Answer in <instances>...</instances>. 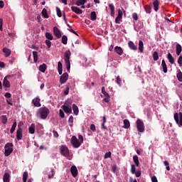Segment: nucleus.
Returning a JSON list of instances; mask_svg holds the SVG:
<instances>
[{
  "instance_id": "f257e3e1",
  "label": "nucleus",
  "mask_w": 182,
  "mask_h": 182,
  "mask_svg": "<svg viewBox=\"0 0 182 182\" xmlns=\"http://www.w3.org/2000/svg\"><path fill=\"white\" fill-rule=\"evenodd\" d=\"M50 111L46 107H42L38 109L36 116L38 119H41V120H46L48 116H49Z\"/></svg>"
},
{
  "instance_id": "f03ea898",
  "label": "nucleus",
  "mask_w": 182,
  "mask_h": 182,
  "mask_svg": "<svg viewBox=\"0 0 182 182\" xmlns=\"http://www.w3.org/2000/svg\"><path fill=\"white\" fill-rule=\"evenodd\" d=\"M64 60L65 62L66 69L70 73V50H68L64 53Z\"/></svg>"
},
{
  "instance_id": "7ed1b4c3",
  "label": "nucleus",
  "mask_w": 182,
  "mask_h": 182,
  "mask_svg": "<svg viewBox=\"0 0 182 182\" xmlns=\"http://www.w3.org/2000/svg\"><path fill=\"white\" fill-rule=\"evenodd\" d=\"M14 144L13 143H7L4 146V154L6 157H8V156H10V154L14 151Z\"/></svg>"
},
{
  "instance_id": "20e7f679",
  "label": "nucleus",
  "mask_w": 182,
  "mask_h": 182,
  "mask_svg": "<svg viewBox=\"0 0 182 182\" xmlns=\"http://www.w3.org/2000/svg\"><path fill=\"white\" fill-rule=\"evenodd\" d=\"M136 124L137 132H139V133H144V130H145L144 122H143L141 119H138L136 122Z\"/></svg>"
},
{
  "instance_id": "39448f33",
  "label": "nucleus",
  "mask_w": 182,
  "mask_h": 182,
  "mask_svg": "<svg viewBox=\"0 0 182 182\" xmlns=\"http://www.w3.org/2000/svg\"><path fill=\"white\" fill-rule=\"evenodd\" d=\"M72 102L70 101H67L64 103V105L61 107L64 110L65 113H72Z\"/></svg>"
},
{
  "instance_id": "423d86ee",
  "label": "nucleus",
  "mask_w": 182,
  "mask_h": 182,
  "mask_svg": "<svg viewBox=\"0 0 182 182\" xmlns=\"http://www.w3.org/2000/svg\"><path fill=\"white\" fill-rule=\"evenodd\" d=\"M174 117V120L176 123V124H178L179 126V127H181L182 126V113L179 112L178 113H175L173 115Z\"/></svg>"
},
{
  "instance_id": "0eeeda50",
  "label": "nucleus",
  "mask_w": 182,
  "mask_h": 182,
  "mask_svg": "<svg viewBox=\"0 0 182 182\" xmlns=\"http://www.w3.org/2000/svg\"><path fill=\"white\" fill-rule=\"evenodd\" d=\"M71 144L75 147V149H78V147H80L82 146L81 142L79 139L76 137V136H73L71 138Z\"/></svg>"
},
{
  "instance_id": "6e6552de",
  "label": "nucleus",
  "mask_w": 182,
  "mask_h": 182,
  "mask_svg": "<svg viewBox=\"0 0 182 182\" xmlns=\"http://www.w3.org/2000/svg\"><path fill=\"white\" fill-rule=\"evenodd\" d=\"M60 153H61L64 157H69V149L65 145H62L60 146Z\"/></svg>"
},
{
  "instance_id": "1a4fd4ad",
  "label": "nucleus",
  "mask_w": 182,
  "mask_h": 182,
  "mask_svg": "<svg viewBox=\"0 0 182 182\" xmlns=\"http://www.w3.org/2000/svg\"><path fill=\"white\" fill-rule=\"evenodd\" d=\"M69 77V74L68 73H64L60 77V83L63 85L68 82V79Z\"/></svg>"
},
{
  "instance_id": "9d476101",
  "label": "nucleus",
  "mask_w": 182,
  "mask_h": 182,
  "mask_svg": "<svg viewBox=\"0 0 182 182\" xmlns=\"http://www.w3.org/2000/svg\"><path fill=\"white\" fill-rule=\"evenodd\" d=\"M122 18H123V11L119 9L118 10L117 16L115 18V23L120 24V21H122Z\"/></svg>"
},
{
  "instance_id": "9b49d317",
  "label": "nucleus",
  "mask_w": 182,
  "mask_h": 182,
  "mask_svg": "<svg viewBox=\"0 0 182 182\" xmlns=\"http://www.w3.org/2000/svg\"><path fill=\"white\" fill-rule=\"evenodd\" d=\"M53 33L56 38L58 39H60L62 38V33L60 32V30L56 26L53 27Z\"/></svg>"
},
{
  "instance_id": "f8f14e48",
  "label": "nucleus",
  "mask_w": 182,
  "mask_h": 182,
  "mask_svg": "<svg viewBox=\"0 0 182 182\" xmlns=\"http://www.w3.org/2000/svg\"><path fill=\"white\" fill-rule=\"evenodd\" d=\"M22 137H23V134H22V128H18L16 130V139L18 141L22 140Z\"/></svg>"
},
{
  "instance_id": "ddd939ff",
  "label": "nucleus",
  "mask_w": 182,
  "mask_h": 182,
  "mask_svg": "<svg viewBox=\"0 0 182 182\" xmlns=\"http://www.w3.org/2000/svg\"><path fill=\"white\" fill-rule=\"evenodd\" d=\"M70 172L73 177H77V168L75 166H72L70 168Z\"/></svg>"
},
{
  "instance_id": "4468645a",
  "label": "nucleus",
  "mask_w": 182,
  "mask_h": 182,
  "mask_svg": "<svg viewBox=\"0 0 182 182\" xmlns=\"http://www.w3.org/2000/svg\"><path fill=\"white\" fill-rule=\"evenodd\" d=\"M32 103L36 107H41V99L39 97H36L32 100Z\"/></svg>"
},
{
  "instance_id": "2eb2a0df",
  "label": "nucleus",
  "mask_w": 182,
  "mask_h": 182,
  "mask_svg": "<svg viewBox=\"0 0 182 182\" xmlns=\"http://www.w3.org/2000/svg\"><path fill=\"white\" fill-rule=\"evenodd\" d=\"M71 11H73V12H75V14H76L77 15H82L83 12L82 9H80L78 7L76 6H72Z\"/></svg>"
},
{
  "instance_id": "dca6fc26",
  "label": "nucleus",
  "mask_w": 182,
  "mask_h": 182,
  "mask_svg": "<svg viewBox=\"0 0 182 182\" xmlns=\"http://www.w3.org/2000/svg\"><path fill=\"white\" fill-rule=\"evenodd\" d=\"M128 46L132 50H137V46H135L133 41H129Z\"/></svg>"
},
{
  "instance_id": "f3484780",
  "label": "nucleus",
  "mask_w": 182,
  "mask_h": 182,
  "mask_svg": "<svg viewBox=\"0 0 182 182\" xmlns=\"http://www.w3.org/2000/svg\"><path fill=\"white\" fill-rule=\"evenodd\" d=\"M4 87H11V83L8 81L7 77H5L3 80Z\"/></svg>"
},
{
  "instance_id": "a211bd4d",
  "label": "nucleus",
  "mask_w": 182,
  "mask_h": 182,
  "mask_svg": "<svg viewBox=\"0 0 182 182\" xmlns=\"http://www.w3.org/2000/svg\"><path fill=\"white\" fill-rule=\"evenodd\" d=\"M114 50L117 55H119V56H122L123 55V49H122V47L116 46L114 48Z\"/></svg>"
},
{
  "instance_id": "6ab92c4d",
  "label": "nucleus",
  "mask_w": 182,
  "mask_h": 182,
  "mask_svg": "<svg viewBox=\"0 0 182 182\" xmlns=\"http://www.w3.org/2000/svg\"><path fill=\"white\" fill-rule=\"evenodd\" d=\"M167 59H168L169 63H171V65H174V58L173 57L171 53H168Z\"/></svg>"
},
{
  "instance_id": "aec40b11",
  "label": "nucleus",
  "mask_w": 182,
  "mask_h": 182,
  "mask_svg": "<svg viewBox=\"0 0 182 182\" xmlns=\"http://www.w3.org/2000/svg\"><path fill=\"white\" fill-rule=\"evenodd\" d=\"M11 175L8 173H5L3 177L4 182H9L11 181Z\"/></svg>"
},
{
  "instance_id": "412c9836",
  "label": "nucleus",
  "mask_w": 182,
  "mask_h": 182,
  "mask_svg": "<svg viewBox=\"0 0 182 182\" xmlns=\"http://www.w3.org/2000/svg\"><path fill=\"white\" fill-rule=\"evenodd\" d=\"M3 52L5 54L6 58L11 56V51L9 48H3Z\"/></svg>"
},
{
  "instance_id": "4be33fe9",
  "label": "nucleus",
  "mask_w": 182,
  "mask_h": 182,
  "mask_svg": "<svg viewBox=\"0 0 182 182\" xmlns=\"http://www.w3.org/2000/svg\"><path fill=\"white\" fill-rule=\"evenodd\" d=\"M144 44L143 43V42L141 41V40H140L139 41V50L141 53H143L144 50Z\"/></svg>"
},
{
  "instance_id": "5701e85b",
  "label": "nucleus",
  "mask_w": 182,
  "mask_h": 182,
  "mask_svg": "<svg viewBox=\"0 0 182 182\" xmlns=\"http://www.w3.org/2000/svg\"><path fill=\"white\" fill-rule=\"evenodd\" d=\"M176 55H177V56H180V55H181V52H182V47H181V45L177 44V45H176Z\"/></svg>"
},
{
  "instance_id": "b1692460",
  "label": "nucleus",
  "mask_w": 182,
  "mask_h": 182,
  "mask_svg": "<svg viewBox=\"0 0 182 182\" xmlns=\"http://www.w3.org/2000/svg\"><path fill=\"white\" fill-rule=\"evenodd\" d=\"M154 11L157 12L159 11V6L160 5V2L159 0H155L153 3Z\"/></svg>"
},
{
  "instance_id": "393cba45",
  "label": "nucleus",
  "mask_w": 182,
  "mask_h": 182,
  "mask_svg": "<svg viewBox=\"0 0 182 182\" xmlns=\"http://www.w3.org/2000/svg\"><path fill=\"white\" fill-rule=\"evenodd\" d=\"M103 95L105 97L103 101L105 102V103H109V102H110V95L107 92H104Z\"/></svg>"
},
{
  "instance_id": "a878e982",
  "label": "nucleus",
  "mask_w": 182,
  "mask_h": 182,
  "mask_svg": "<svg viewBox=\"0 0 182 182\" xmlns=\"http://www.w3.org/2000/svg\"><path fill=\"white\" fill-rule=\"evenodd\" d=\"M28 133H30V134H35V124H32L28 127Z\"/></svg>"
},
{
  "instance_id": "bb28decb",
  "label": "nucleus",
  "mask_w": 182,
  "mask_h": 182,
  "mask_svg": "<svg viewBox=\"0 0 182 182\" xmlns=\"http://www.w3.org/2000/svg\"><path fill=\"white\" fill-rule=\"evenodd\" d=\"M73 110L75 116H77L79 114V107H77L75 104L73 105Z\"/></svg>"
},
{
  "instance_id": "cd10ccee",
  "label": "nucleus",
  "mask_w": 182,
  "mask_h": 182,
  "mask_svg": "<svg viewBox=\"0 0 182 182\" xmlns=\"http://www.w3.org/2000/svg\"><path fill=\"white\" fill-rule=\"evenodd\" d=\"M161 66L163 68L164 73H167V64H166V61L164 60H162Z\"/></svg>"
},
{
  "instance_id": "c85d7f7f",
  "label": "nucleus",
  "mask_w": 182,
  "mask_h": 182,
  "mask_svg": "<svg viewBox=\"0 0 182 182\" xmlns=\"http://www.w3.org/2000/svg\"><path fill=\"white\" fill-rule=\"evenodd\" d=\"M133 161L136 167H139V165L140 164V162L139 161V156L137 155H135L133 156Z\"/></svg>"
},
{
  "instance_id": "c756f323",
  "label": "nucleus",
  "mask_w": 182,
  "mask_h": 182,
  "mask_svg": "<svg viewBox=\"0 0 182 182\" xmlns=\"http://www.w3.org/2000/svg\"><path fill=\"white\" fill-rule=\"evenodd\" d=\"M46 64L43 63L39 66V71L42 72V73H45V72L46 71Z\"/></svg>"
},
{
  "instance_id": "7c9ffc66",
  "label": "nucleus",
  "mask_w": 182,
  "mask_h": 182,
  "mask_svg": "<svg viewBox=\"0 0 182 182\" xmlns=\"http://www.w3.org/2000/svg\"><path fill=\"white\" fill-rule=\"evenodd\" d=\"M129 127H130V122L129 121V119H124L123 128L129 129Z\"/></svg>"
},
{
  "instance_id": "2f4dec72",
  "label": "nucleus",
  "mask_w": 182,
  "mask_h": 182,
  "mask_svg": "<svg viewBox=\"0 0 182 182\" xmlns=\"http://www.w3.org/2000/svg\"><path fill=\"white\" fill-rule=\"evenodd\" d=\"M41 14L43 18H45L46 19H48V18H49V15L48 14V10H46V9H43L41 11Z\"/></svg>"
},
{
  "instance_id": "473e14b6",
  "label": "nucleus",
  "mask_w": 182,
  "mask_h": 182,
  "mask_svg": "<svg viewBox=\"0 0 182 182\" xmlns=\"http://www.w3.org/2000/svg\"><path fill=\"white\" fill-rule=\"evenodd\" d=\"M97 16L96 15V11H92L90 13V19L91 21H96Z\"/></svg>"
},
{
  "instance_id": "72a5a7b5",
  "label": "nucleus",
  "mask_w": 182,
  "mask_h": 182,
  "mask_svg": "<svg viewBox=\"0 0 182 182\" xmlns=\"http://www.w3.org/2000/svg\"><path fill=\"white\" fill-rule=\"evenodd\" d=\"M109 8L111 11V16L114 17V6L113 4H109Z\"/></svg>"
},
{
  "instance_id": "f704fd0d",
  "label": "nucleus",
  "mask_w": 182,
  "mask_h": 182,
  "mask_svg": "<svg viewBox=\"0 0 182 182\" xmlns=\"http://www.w3.org/2000/svg\"><path fill=\"white\" fill-rule=\"evenodd\" d=\"M16 121H15L11 127V129H10L11 134H14V132H15V129H16Z\"/></svg>"
},
{
  "instance_id": "c9c22d12",
  "label": "nucleus",
  "mask_w": 182,
  "mask_h": 182,
  "mask_svg": "<svg viewBox=\"0 0 182 182\" xmlns=\"http://www.w3.org/2000/svg\"><path fill=\"white\" fill-rule=\"evenodd\" d=\"M46 38L48 39V41H53V36L49 32L46 33Z\"/></svg>"
},
{
  "instance_id": "e433bc0d",
  "label": "nucleus",
  "mask_w": 182,
  "mask_h": 182,
  "mask_svg": "<svg viewBox=\"0 0 182 182\" xmlns=\"http://www.w3.org/2000/svg\"><path fill=\"white\" fill-rule=\"evenodd\" d=\"M61 42L63 45H68V36L65 35L63 36Z\"/></svg>"
},
{
  "instance_id": "4c0bfd02",
  "label": "nucleus",
  "mask_w": 182,
  "mask_h": 182,
  "mask_svg": "<svg viewBox=\"0 0 182 182\" xmlns=\"http://www.w3.org/2000/svg\"><path fill=\"white\" fill-rule=\"evenodd\" d=\"M86 4V0H78L76 1V6H80V5H85Z\"/></svg>"
},
{
  "instance_id": "58836bf2",
  "label": "nucleus",
  "mask_w": 182,
  "mask_h": 182,
  "mask_svg": "<svg viewBox=\"0 0 182 182\" xmlns=\"http://www.w3.org/2000/svg\"><path fill=\"white\" fill-rule=\"evenodd\" d=\"M28 176H29V174L28 173L27 171L23 172V182H26L27 181Z\"/></svg>"
},
{
  "instance_id": "ea45409f",
  "label": "nucleus",
  "mask_w": 182,
  "mask_h": 182,
  "mask_svg": "<svg viewBox=\"0 0 182 182\" xmlns=\"http://www.w3.org/2000/svg\"><path fill=\"white\" fill-rule=\"evenodd\" d=\"M154 60H159V53L157 51H154L152 55Z\"/></svg>"
},
{
  "instance_id": "a19ab883",
  "label": "nucleus",
  "mask_w": 182,
  "mask_h": 182,
  "mask_svg": "<svg viewBox=\"0 0 182 182\" xmlns=\"http://www.w3.org/2000/svg\"><path fill=\"white\" fill-rule=\"evenodd\" d=\"M33 61L35 63L38 62V52L36 51H33Z\"/></svg>"
},
{
  "instance_id": "79ce46f5",
  "label": "nucleus",
  "mask_w": 182,
  "mask_h": 182,
  "mask_svg": "<svg viewBox=\"0 0 182 182\" xmlns=\"http://www.w3.org/2000/svg\"><path fill=\"white\" fill-rule=\"evenodd\" d=\"M1 122L3 124H6V123H8V118L6 117V115H3L1 117Z\"/></svg>"
},
{
  "instance_id": "37998d69",
  "label": "nucleus",
  "mask_w": 182,
  "mask_h": 182,
  "mask_svg": "<svg viewBox=\"0 0 182 182\" xmlns=\"http://www.w3.org/2000/svg\"><path fill=\"white\" fill-rule=\"evenodd\" d=\"M176 77H177V79H178V80L179 82H182V73H181V71H179V72L177 73Z\"/></svg>"
},
{
  "instance_id": "c03bdc74",
  "label": "nucleus",
  "mask_w": 182,
  "mask_h": 182,
  "mask_svg": "<svg viewBox=\"0 0 182 182\" xmlns=\"http://www.w3.org/2000/svg\"><path fill=\"white\" fill-rule=\"evenodd\" d=\"M102 120H103V122L102 124V129H104V130H106V129H107V127H106V126H105V124H106V117H102Z\"/></svg>"
},
{
  "instance_id": "a18cd8bd",
  "label": "nucleus",
  "mask_w": 182,
  "mask_h": 182,
  "mask_svg": "<svg viewBox=\"0 0 182 182\" xmlns=\"http://www.w3.org/2000/svg\"><path fill=\"white\" fill-rule=\"evenodd\" d=\"M56 12L58 18H62V11H60V9L59 7H56Z\"/></svg>"
},
{
  "instance_id": "49530a36",
  "label": "nucleus",
  "mask_w": 182,
  "mask_h": 182,
  "mask_svg": "<svg viewBox=\"0 0 182 182\" xmlns=\"http://www.w3.org/2000/svg\"><path fill=\"white\" fill-rule=\"evenodd\" d=\"M164 166H166V170H167L168 171H170V164L168 163V161H165L164 162Z\"/></svg>"
},
{
  "instance_id": "de8ad7c7",
  "label": "nucleus",
  "mask_w": 182,
  "mask_h": 182,
  "mask_svg": "<svg viewBox=\"0 0 182 182\" xmlns=\"http://www.w3.org/2000/svg\"><path fill=\"white\" fill-rule=\"evenodd\" d=\"M68 122L70 126H73V116H70L68 119Z\"/></svg>"
},
{
  "instance_id": "09e8293b",
  "label": "nucleus",
  "mask_w": 182,
  "mask_h": 182,
  "mask_svg": "<svg viewBox=\"0 0 182 182\" xmlns=\"http://www.w3.org/2000/svg\"><path fill=\"white\" fill-rule=\"evenodd\" d=\"M112 157V152L109 151L105 153V156H104V159H109Z\"/></svg>"
},
{
  "instance_id": "8fccbe9b",
  "label": "nucleus",
  "mask_w": 182,
  "mask_h": 182,
  "mask_svg": "<svg viewBox=\"0 0 182 182\" xmlns=\"http://www.w3.org/2000/svg\"><path fill=\"white\" fill-rule=\"evenodd\" d=\"M59 116H60V117H61V119L65 118V112H63V110H62V109L59 110Z\"/></svg>"
},
{
  "instance_id": "3c124183",
  "label": "nucleus",
  "mask_w": 182,
  "mask_h": 182,
  "mask_svg": "<svg viewBox=\"0 0 182 182\" xmlns=\"http://www.w3.org/2000/svg\"><path fill=\"white\" fill-rule=\"evenodd\" d=\"M46 44L48 46V49H50V46H52V42L49 40H46Z\"/></svg>"
},
{
  "instance_id": "603ef678",
  "label": "nucleus",
  "mask_w": 182,
  "mask_h": 182,
  "mask_svg": "<svg viewBox=\"0 0 182 182\" xmlns=\"http://www.w3.org/2000/svg\"><path fill=\"white\" fill-rule=\"evenodd\" d=\"M131 172L132 174H134V173H136V166L134 164L131 166Z\"/></svg>"
},
{
  "instance_id": "864d4df0",
  "label": "nucleus",
  "mask_w": 182,
  "mask_h": 182,
  "mask_svg": "<svg viewBox=\"0 0 182 182\" xmlns=\"http://www.w3.org/2000/svg\"><path fill=\"white\" fill-rule=\"evenodd\" d=\"M117 85H119V86H122V79H120L119 76L117 77V80H116Z\"/></svg>"
},
{
  "instance_id": "5fc2aeb1",
  "label": "nucleus",
  "mask_w": 182,
  "mask_h": 182,
  "mask_svg": "<svg viewBox=\"0 0 182 182\" xmlns=\"http://www.w3.org/2000/svg\"><path fill=\"white\" fill-rule=\"evenodd\" d=\"M132 18L134 21L139 20V16L137 15V13L132 14Z\"/></svg>"
},
{
  "instance_id": "6e6d98bb",
  "label": "nucleus",
  "mask_w": 182,
  "mask_h": 182,
  "mask_svg": "<svg viewBox=\"0 0 182 182\" xmlns=\"http://www.w3.org/2000/svg\"><path fill=\"white\" fill-rule=\"evenodd\" d=\"M145 11H146V14H151V8H150L149 6H146Z\"/></svg>"
},
{
  "instance_id": "4d7b16f0",
  "label": "nucleus",
  "mask_w": 182,
  "mask_h": 182,
  "mask_svg": "<svg viewBox=\"0 0 182 182\" xmlns=\"http://www.w3.org/2000/svg\"><path fill=\"white\" fill-rule=\"evenodd\" d=\"M55 176V170L53 168L51 169V174L48 175V178H53Z\"/></svg>"
},
{
  "instance_id": "13d9d810",
  "label": "nucleus",
  "mask_w": 182,
  "mask_h": 182,
  "mask_svg": "<svg viewBox=\"0 0 182 182\" xmlns=\"http://www.w3.org/2000/svg\"><path fill=\"white\" fill-rule=\"evenodd\" d=\"M178 63L180 67L182 66V56L181 55H180L179 58H178Z\"/></svg>"
},
{
  "instance_id": "bf43d9fd",
  "label": "nucleus",
  "mask_w": 182,
  "mask_h": 182,
  "mask_svg": "<svg viewBox=\"0 0 182 182\" xmlns=\"http://www.w3.org/2000/svg\"><path fill=\"white\" fill-rule=\"evenodd\" d=\"M70 87H69V86H67L66 87V88H65V90L64 91V95H65V96L66 95H69V90H70Z\"/></svg>"
},
{
  "instance_id": "052dcab7",
  "label": "nucleus",
  "mask_w": 182,
  "mask_h": 182,
  "mask_svg": "<svg viewBox=\"0 0 182 182\" xmlns=\"http://www.w3.org/2000/svg\"><path fill=\"white\" fill-rule=\"evenodd\" d=\"M3 26H4V20L2 18H0V31H3Z\"/></svg>"
},
{
  "instance_id": "680f3d73",
  "label": "nucleus",
  "mask_w": 182,
  "mask_h": 182,
  "mask_svg": "<svg viewBox=\"0 0 182 182\" xmlns=\"http://www.w3.org/2000/svg\"><path fill=\"white\" fill-rule=\"evenodd\" d=\"M4 97H6L7 99H11V97H12V95H11L10 92H6V93L4 95Z\"/></svg>"
},
{
  "instance_id": "e2e57ef3",
  "label": "nucleus",
  "mask_w": 182,
  "mask_h": 182,
  "mask_svg": "<svg viewBox=\"0 0 182 182\" xmlns=\"http://www.w3.org/2000/svg\"><path fill=\"white\" fill-rule=\"evenodd\" d=\"M90 130H92V132H96V126H95V124H92L90 125Z\"/></svg>"
},
{
  "instance_id": "0e129e2a",
  "label": "nucleus",
  "mask_w": 182,
  "mask_h": 182,
  "mask_svg": "<svg viewBox=\"0 0 182 182\" xmlns=\"http://www.w3.org/2000/svg\"><path fill=\"white\" fill-rule=\"evenodd\" d=\"M134 174L136 177H140V176H141V171H135Z\"/></svg>"
},
{
  "instance_id": "69168bd1",
  "label": "nucleus",
  "mask_w": 182,
  "mask_h": 182,
  "mask_svg": "<svg viewBox=\"0 0 182 182\" xmlns=\"http://www.w3.org/2000/svg\"><path fill=\"white\" fill-rule=\"evenodd\" d=\"M63 65H62V63L60 61H59L58 63V69H63Z\"/></svg>"
},
{
  "instance_id": "338daca9",
  "label": "nucleus",
  "mask_w": 182,
  "mask_h": 182,
  "mask_svg": "<svg viewBox=\"0 0 182 182\" xmlns=\"http://www.w3.org/2000/svg\"><path fill=\"white\" fill-rule=\"evenodd\" d=\"M78 139H79V141H80L81 142V144H82V143H83V136H82V135H78Z\"/></svg>"
},
{
  "instance_id": "774afa93",
  "label": "nucleus",
  "mask_w": 182,
  "mask_h": 182,
  "mask_svg": "<svg viewBox=\"0 0 182 182\" xmlns=\"http://www.w3.org/2000/svg\"><path fill=\"white\" fill-rule=\"evenodd\" d=\"M151 181L152 182H159L157 181V177H156V176H154L152 178H151Z\"/></svg>"
}]
</instances>
